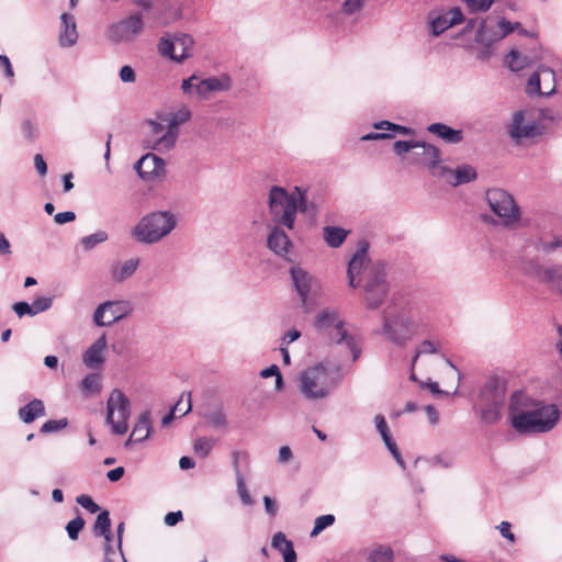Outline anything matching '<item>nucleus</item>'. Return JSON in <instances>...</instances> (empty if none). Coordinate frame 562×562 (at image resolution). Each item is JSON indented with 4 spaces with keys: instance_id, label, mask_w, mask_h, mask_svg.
Returning <instances> with one entry per match:
<instances>
[{
    "instance_id": "nucleus-1",
    "label": "nucleus",
    "mask_w": 562,
    "mask_h": 562,
    "mask_svg": "<svg viewBox=\"0 0 562 562\" xmlns=\"http://www.w3.org/2000/svg\"><path fill=\"white\" fill-rule=\"evenodd\" d=\"M348 279L351 288H362L367 308L378 310L390 292L386 266L382 261L372 262L368 257V244L363 243L348 265Z\"/></svg>"
},
{
    "instance_id": "nucleus-2",
    "label": "nucleus",
    "mask_w": 562,
    "mask_h": 562,
    "mask_svg": "<svg viewBox=\"0 0 562 562\" xmlns=\"http://www.w3.org/2000/svg\"><path fill=\"white\" fill-rule=\"evenodd\" d=\"M512 426L521 434H539L551 430L559 420V409L553 404L533 401L524 392L512 395L509 404Z\"/></svg>"
},
{
    "instance_id": "nucleus-3",
    "label": "nucleus",
    "mask_w": 562,
    "mask_h": 562,
    "mask_svg": "<svg viewBox=\"0 0 562 562\" xmlns=\"http://www.w3.org/2000/svg\"><path fill=\"white\" fill-rule=\"evenodd\" d=\"M428 326L426 310L412 305L395 315H383L382 335L392 344L405 346Z\"/></svg>"
},
{
    "instance_id": "nucleus-4",
    "label": "nucleus",
    "mask_w": 562,
    "mask_h": 562,
    "mask_svg": "<svg viewBox=\"0 0 562 562\" xmlns=\"http://www.w3.org/2000/svg\"><path fill=\"white\" fill-rule=\"evenodd\" d=\"M267 204L271 222L288 229L294 228L297 212L306 211V198L299 187H295V192L289 193L282 187L272 186Z\"/></svg>"
},
{
    "instance_id": "nucleus-5",
    "label": "nucleus",
    "mask_w": 562,
    "mask_h": 562,
    "mask_svg": "<svg viewBox=\"0 0 562 562\" xmlns=\"http://www.w3.org/2000/svg\"><path fill=\"white\" fill-rule=\"evenodd\" d=\"M176 214L156 211L143 216L131 231V236L139 244L154 245L168 236L177 226Z\"/></svg>"
},
{
    "instance_id": "nucleus-6",
    "label": "nucleus",
    "mask_w": 562,
    "mask_h": 562,
    "mask_svg": "<svg viewBox=\"0 0 562 562\" xmlns=\"http://www.w3.org/2000/svg\"><path fill=\"white\" fill-rule=\"evenodd\" d=\"M340 380L341 375L338 371L318 363L301 372L299 378L300 390L308 400H322L337 387Z\"/></svg>"
},
{
    "instance_id": "nucleus-7",
    "label": "nucleus",
    "mask_w": 562,
    "mask_h": 562,
    "mask_svg": "<svg viewBox=\"0 0 562 562\" xmlns=\"http://www.w3.org/2000/svg\"><path fill=\"white\" fill-rule=\"evenodd\" d=\"M314 326L317 331L327 334L335 344H345L352 353L353 361L360 357L361 349L357 338L345 329V323L336 310H322L315 317Z\"/></svg>"
},
{
    "instance_id": "nucleus-8",
    "label": "nucleus",
    "mask_w": 562,
    "mask_h": 562,
    "mask_svg": "<svg viewBox=\"0 0 562 562\" xmlns=\"http://www.w3.org/2000/svg\"><path fill=\"white\" fill-rule=\"evenodd\" d=\"M506 387L502 380L491 376L482 386L476 409L480 413L482 422L495 424L501 418V411L505 401Z\"/></svg>"
},
{
    "instance_id": "nucleus-9",
    "label": "nucleus",
    "mask_w": 562,
    "mask_h": 562,
    "mask_svg": "<svg viewBox=\"0 0 562 562\" xmlns=\"http://www.w3.org/2000/svg\"><path fill=\"white\" fill-rule=\"evenodd\" d=\"M485 201L502 226L515 228L520 222V206L508 191L501 188H491L485 192Z\"/></svg>"
},
{
    "instance_id": "nucleus-10",
    "label": "nucleus",
    "mask_w": 562,
    "mask_h": 562,
    "mask_svg": "<svg viewBox=\"0 0 562 562\" xmlns=\"http://www.w3.org/2000/svg\"><path fill=\"white\" fill-rule=\"evenodd\" d=\"M131 405L128 398L119 389H114L106 402L105 423L115 435H125L128 430Z\"/></svg>"
},
{
    "instance_id": "nucleus-11",
    "label": "nucleus",
    "mask_w": 562,
    "mask_h": 562,
    "mask_svg": "<svg viewBox=\"0 0 562 562\" xmlns=\"http://www.w3.org/2000/svg\"><path fill=\"white\" fill-rule=\"evenodd\" d=\"M145 30V22L139 12H134L113 23L108 30L110 41L121 44L133 43Z\"/></svg>"
},
{
    "instance_id": "nucleus-12",
    "label": "nucleus",
    "mask_w": 562,
    "mask_h": 562,
    "mask_svg": "<svg viewBox=\"0 0 562 562\" xmlns=\"http://www.w3.org/2000/svg\"><path fill=\"white\" fill-rule=\"evenodd\" d=\"M132 306L127 301H106L98 305L93 313V322L97 326H111L115 322L130 315Z\"/></svg>"
},
{
    "instance_id": "nucleus-13",
    "label": "nucleus",
    "mask_w": 562,
    "mask_h": 562,
    "mask_svg": "<svg viewBox=\"0 0 562 562\" xmlns=\"http://www.w3.org/2000/svg\"><path fill=\"white\" fill-rule=\"evenodd\" d=\"M555 91V74L546 66H540L532 74L527 83V92L529 94L551 95Z\"/></svg>"
},
{
    "instance_id": "nucleus-14",
    "label": "nucleus",
    "mask_w": 562,
    "mask_h": 562,
    "mask_svg": "<svg viewBox=\"0 0 562 562\" xmlns=\"http://www.w3.org/2000/svg\"><path fill=\"white\" fill-rule=\"evenodd\" d=\"M407 162L411 165H422L431 170L435 176V171H439L440 153L439 149L424 142H418V146L414 151L407 156Z\"/></svg>"
},
{
    "instance_id": "nucleus-15",
    "label": "nucleus",
    "mask_w": 562,
    "mask_h": 562,
    "mask_svg": "<svg viewBox=\"0 0 562 562\" xmlns=\"http://www.w3.org/2000/svg\"><path fill=\"white\" fill-rule=\"evenodd\" d=\"M519 26V22L512 23L506 19H501L497 23L498 30L490 31L485 24V21H483L476 33V42L485 46H491L495 42L501 41L512 32L516 31V29Z\"/></svg>"
},
{
    "instance_id": "nucleus-16",
    "label": "nucleus",
    "mask_w": 562,
    "mask_h": 562,
    "mask_svg": "<svg viewBox=\"0 0 562 562\" xmlns=\"http://www.w3.org/2000/svg\"><path fill=\"white\" fill-rule=\"evenodd\" d=\"M192 113L188 106H181L177 111L169 113L164 121L167 122V131L162 142L165 145L176 146L180 134V125L189 122Z\"/></svg>"
},
{
    "instance_id": "nucleus-17",
    "label": "nucleus",
    "mask_w": 562,
    "mask_h": 562,
    "mask_svg": "<svg viewBox=\"0 0 562 562\" xmlns=\"http://www.w3.org/2000/svg\"><path fill=\"white\" fill-rule=\"evenodd\" d=\"M134 168L145 181H153L165 175V161L155 154L144 155Z\"/></svg>"
},
{
    "instance_id": "nucleus-18",
    "label": "nucleus",
    "mask_w": 562,
    "mask_h": 562,
    "mask_svg": "<svg viewBox=\"0 0 562 562\" xmlns=\"http://www.w3.org/2000/svg\"><path fill=\"white\" fill-rule=\"evenodd\" d=\"M437 177H446V181L454 187L469 183L476 179V171L470 165L459 166L452 170L446 166H440L439 171H435Z\"/></svg>"
},
{
    "instance_id": "nucleus-19",
    "label": "nucleus",
    "mask_w": 562,
    "mask_h": 562,
    "mask_svg": "<svg viewBox=\"0 0 562 562\" xmlns=\"http://www.w3.org/2000/svg\"><path fill=\"white\" fill-rule=\"evenodd\" d=\"M268 248L281 258H288L292 248V241L283 231L282 225H274L267 238Z\"/></svg>"
},
{
    "instance_id": "nucleus-20",
    "label": "nucleus",
    "mask_w": 562,
    "mask_h": 562,
    "mask_svg": "<svg viewBox=\"0 0 562 562\" xmlns=\"http://www.w3.org/2000/svg\"><path fill=\"white\" fill-rule=\"evenodd\" d=\"M463 14L460 8H452L449 11L438 14L436 16L430 15L429 26L434 36H439L449 27L461 23Z\"/></svg>"
},
{
    "instance_id": "nucleus-21",
    "label": "nucleus",
    "mask_w": 562,
    "mask_h": 562,
    "mask_svg": "<svg viewBox=\"0 0 562 562\" xmlns=\"http://www.w3.org/2000/svg\"><path fill=\"white\" fill-rule=\"evenodd\" d=\"M149 132L145 138V145L147 148L156 150L158 153H167L175 146L165 145L162 138H165L167 126L157 121H148Z\"/></svg>"
},
{
    "instance_id": "nucleus-22",
    "label": "nucleus",
    "mask_w": 562,
    "mask_h": 562,
    "mask_svg": "<svg viewBox=\"0 0 562 562\" xmlns=\"http://www.w3.org/2000/svg\"><path fill=\"white\" fill-rule=\"evenodd\" d=\"M106 349L105 335H101L83 353L82 362L89 369L100 368L104 361V351Z\"/></svg>"
},
{
    "instance_id": "nucleus-23",
    "label": "nucleus",
    "mask_w": 562,
    "mask_h": 562,
    "mask_svg": "<svg viewBox=\"0 0 562 562\" xmlns=\"http://www.w3.org/2000/svg\"><path fill=\"white\" fill-rule=\"evenodd\" d=\"M78 41V31L75 16L69 13H63L60 16V29L58 43L61 47H71Z\"/></svg>"
},
{
    "instance_id": "nucleus-24",
    "label": "nucleus",
    "mask_w": 562,
    "mask_h": 562,
    "mask_svg": "<svg viewBox=\"0 0 562 562\" xmlns=\"http://www.w3.org/2000/svg\"><path fill=\"white\" fill-rule=\"evenodd\" d=\"M508 134L515 140L531 137L537 134V125L533 122H526L524 113L518 111L513 115Z\"/></svg>"
},
{
    "instance_id": "nucleus-25",
    "label": "nucleus",
    "mask_w": 562,
    "mask_h": 562,
    "mask_svg": "<svg viewBox=\"0 0 562 562\" xmlns=\"http://www.w3.org/2000/svg\"><path fill=\"white\" fill-rule=\"evenodd\" d=\"M229 89L228 79H218L215 77L199 80L195 85V97L199 100H205L212 92L225 91Z\"/></svg>"
},
{
    "instance_id": "nucleus-26",
    "label": "nucleus",
    "mask_w": 562,
    "mask_h": 562,
    "mask_svg": "<svg viewBox=\"0 0 562 562\" xmlns=\"http://www.w3.org/2000/svg\"><path fill=\"white\" fill-rule=\"evenodd\" d=\"M290 273L292 277L294 288L299 296L301 297L302 303L305 304L308 293L315 280L313 279L312 276H310L306 271L299 267L291 268Z\"/></svg>"
},
{
    "instance_id": "nucleus-27",
    "label": "nucleus",
    "mask_w": 562,
    "mask_h": 562,
    "mask_svg": "<svg viewBox=\"0 0 562 562\" xmlns=\"http://www.w3.org/2000/svg\"><path fill=\"white\" fill-rule=\"evenodd\" d=\"M427 131L448 144H459L463 139L461 130H454L443 123H432L427 127Z\"/></svg>"
},
{
    "instance_id": "nucleus-28",
    "label": "nucleus",
    "mask_w": 562,
    "mask_h": 562,
    "mask_svg": "<svg viewBox=\"0 0 562 562\" xmlns=\"http://www.w3.org/2000/svg\"><path fill=\"white\" fill-rule=\"evenodd\" d=\"M271 546L283 555L284 562H296L297 558L293 543L286 539L283 532L279 531L273 535Z\"/></svg>"
},
{
    "instance_id": "nucleus-29",
    "label": "nucleus",
    "mask_w": 562,
    "mask_h": 562,
    "mask_svg": "<svg viewBox=\"0 0 562 562\" xmlns=\"http://www.w3.org/2000/svg\"><path fill=\"white\" fill-rule=\"evenodd\" d=\"M44 415L45 406L43 401L38 398L32 400L30 403L19 409V417L25 424H30Z\"/></svg>"
},
{
    "instance_id": "nucleus-30",
    "label": "nucleus",
    "mask_w": 562,
    "mask_h": 562,
    "mask_svg": "<svg viewBox=\"0 0 562 562\" xmlns=\"http://www.w3.org/2000/svg\"><path fill=\"white\" fill-rule=\"evenodd\" d=\"M538 60V57L524 55L517 49H512L505 57V63L512 71H519Z\"/></svg>"
},
{
    "instance_id": "nucleus-31",
    "label": "nucleus",
    "mask_w": 562,
    "mask_h": 562,
    "mask_svg": "<svg viewBox=\"0 0 562 562\" xmlns=\"http://www.w3.org/2000/svg\"><path fill=\"white\" fill-rule=\"evenodd\" d=\"M138 263V259L132 258L124 261L123 263L114 265L111 269L112 279L116 282L126 280L135 273Z\"/></svg>"
},
{
    "instance_id": "nucleus-32",
    "label": "nucleus",
    "mask_w": 562,
    "mask_h": 562,
    "mask_svg": "<svg viewBox=\"0 0 562 562\" xmlns=\"http://www.w3.org/2000/svg\"><path fill=\"white\" fill-rule=\"evenodd\" d=\"M151 426H150V413L144 412L137 418V422L133 428L132 437H134V442H143L150 435Z\"/></svg>"
},
{
    "instance_id": "nucleus-33",
    "label": "nucleus",
    "mask_w": 562,
    "mask_h": 562,
    "mask_svg": "<svg viewBox=\"0 0 562 562\" xmlns=\"http://www.w3.org/2000/svg\"><path fill=\"white\" fill-rule=\"evenodd\" d=\"M348 236V231L337 226H325L323 228V238L329 247H339Z\"/></svg>"
},
{
    "instance_id": "nucleus-34",
    "label": "nucleus",
    "mask_w": 562,
    "mask_h": 562,
    "mask_svg": "<svg viewBox=\"0 0 562 562\" xmlns=\"http://www.w3.org/2000/svg\"><path fill=\"white\" fill-rule=\"evenodd\" d=\"M93 532L95 536L104 537L106 542H111V519L108 510H103L98 515L93 525Z\"/></svg>"
},
{
    "instance_id": "nucleus-35",
    "label": "nucleus",
    "mask_w": 562,
    "mask_h": 562,
    "mask_svg": "<svg viewBox=\"0 0 562 562\" xmlns=\"http://www.w3.org/2000/svg\"><path fill=\"white\" fill-rule=\"evenodd\" d=\"M194 41L188 34H181L176 37V61H182L190 57Z\"/></svg>"
},
{
    "instance_id": "nucleus-36",
    "label": "nucleus",
    "mask_w": 562,
    "mask_h": 562,
    "mask_svg": "<svg viewBox=\"0 0 562 562\" xmlns=\"http://www.w3.org/2000/svg\"><path fill=\"white\" fill-rule=\"evenodd\" d=\"M370 562H394V552L390 547L376 546L369 554Z\"/></svg>"
},
{
    "instance_id": "nucleus-37",
    "label": "nucleus",
    "mask_w": 562,
    "mask_h": 562,
    "mask_svg": "<svg viewBox=\"0 0 562 562\" xmlns=\"http://www.w3.org/2000/svg\"><path fill=\"white\" fill-rule=\"evenodd\" d=\"M100 375L88 374L80 383V390L86 394H98L101 391Z\"/></svg>"
},
{
    "instance_id": "nucleus-38",
    "label": "nucleus",
    "mask_w": 562,
    "mask_h": 562,
    "mask_svg": "<svg viewBox=\"0 0 562 562\" xmlns=\"http://www.w3.org/2000/svg\"><path fill=\"white\" fill-rule=\"evenodd\" d=\"M158 53L161 56L169 57L170 59L176 60V37L171 40L168 36H161L158 42Z\"/></svg>"
},
{
    "instance_id": "nucleus-39",
    "label": "nucleus",
    "mask_w": 562,
    "mask_h": 562,
    "mask_svg": "<svg viewBox=\"0 0 562 562\" xmlns=\"http://www.w3.org/2000/svg\"><path fill=\"white\" fill-rule=\"evenodd\" d=\"M214 443H215V440L212 438L199 437L194 440L193 450H194L195 454H198L200 458L204 459L211 453V451L214 447Z\"/></svg>"
},
{
    "instance_id": "nucleus-40",
    "label": "nucleus",
    "mask_w": 562,
    "mask_h": 562,
    "mask_svg": "<svg viewBox=\"0 0 562 562\" xmlns=\"http://www.w3.org/2000/svg\"><path fill=\"white\" fill-rule=\"evenodd\" d=\"M109 235L104 231H98L91 235L81 238L80 243L86 250H91L99 244L106 241Z\"/></svg>"
},
{
    "instance_id": "nucleus-41",
    "label": "nucleus",
    "mask_w": 562,
    "mask_h": 562,
    "mask_svg": "<svg viewBox=\"0 0 562 562\" xmlns=\"http://www.w3.org/2000/svg\"><path fill=\"white\" fill-rule=\"evenodd\" d=\"M418 146V140H396L393 145L394 153L407 160L406 154L411 155Z\"/></svg>"
},
{
    "instance_id": "nucleus-42",
    "label": "nucleus",
    "mask_w": 562,
    "mask_h": 562,
    "mask_svg": "<svg viewBox=\"0 0 562 562\" xmlns=\"http://www.w3.org/2000/svg\"><path fill=\"white\" fill-rule=\"evenodd\" d=\"M470 13H482L491 9L495 0H462Z\"/></svg>"
},
{
    "instance_id": "nucleus-43",
    "label": "nucleus",
    "mask_w": 562,
    "mask_h": 562,
    "mask_svg": "<svg viewBox=\"0 0 562 562\" xmlns=\"http://www.w3.org/2000/svg\"><path fill=\"white\" fill-rule=\"evenodd\" d=\"M335 522V516L331 514L319 516L314 521V527L311 531V536L315 537L319 535L325 528L331 526Z\"/></svg>"
},
{
    "instance_id": "nucleus-44",
    "label": "nucleus",
    "mask_w": 562,
    "mask_h": 562,
    "mask_svg": "<svg viewBox=\"0 0 562 562\" xmlns=\"http://www.w3.org/2000/svg\"><path fill=\"white\" fill-rule=\"evenodd\" d=\"M206 418L215 428H225L227 425L226 415L221 406L209 413Z\"/></svg>"
},
{
    "instance_id": "nucleus-45",
    "label": "nucleus",
    "mask_w": 562,
    "mask_h": 562,
    "mask_svg": "<svg viewBox=\"0 0 562 562\" xmlns=\"http://www.w3.org/2000/svg\"><path fill=\"white\" fill-rule=\"evenodd\" d=\"M438 351V344L432 340H424L418 348L412 359V364L414 366L420 355L427 353H436Z\"/></svg>"
},
{
    "instance_id": "nucleus-46",
    "label": "nucleus",
    "mask_w": 562,
    "mask_h": 562,
    "mask_svg": "<svg viewBox=\"0 0 562 562\" xmlns=\"http://www.w3.org/2000/svg\"><path fill=\"white\" fill-rule=\"evenodd\" d=\"M67 425H68V422L66 418L49 419L42 425L41 432H43V434L57 432V431L66 428Z\"/></svg>"
},
{
    "instance_id": "nucleus-47",
    "label": "nucleus",
    "mask_w": 562,
    "mask_h": 562,
    "mask_svg": "<svg viewBox=\"0 0 562 562\" xmlns=\"http://www.w3.org/2000/svg\"><path fill=\"white\" fill-rule=\"evenodd\" d=\"M83 526H85V520L80 516H77L76 518L70 520L66 526V531H67L68 537L71 540H77L79 532L83 528Z\"/></svg>"
},
{
    "instance_id": "nucleus-48",
    "label": "nucleus",
    "mask_w": 562,
    "mask_h": 562,
    "mask_svg": "<svg viewBox=\"0 0 562 562\" xmlns=\"http://www.w3.org/2000/svg\"><path fill=\"white\" fill-rule=\"evenodd\" d=\"M236 483H237V492H238V495H239L243 504L252 505L254 501L246 488L245 480H244L241 473L238 471H237Z\"/></svg>"
},
{
    "instance_id": "nucleus-49",
    "label": "nucleus",
    "mask_w": 562,
    "mask_h": 562,
    "mask_svg": "<svg viewBox=\"0 0 562 562\" xmlns=\"http://www.w3.org/2000/svg\"><path fill=\"white\" fill-rule=\"evenodd\" d=\"M544 278L557 284L562 292V266L548 268L544 270Z\"/></svg>"
},
{
    "instance_id": "nucleus-50",
    "label": "nucleus",
    "mask_w": 562,
    "mask_h": 562,
    "mask_svg": "<svg viewBox=\"0 0 562 562\" xmlns=\"http://www.w3.org/2000/svg\"><path fill=\"white\" fill-rule=\"evenodd\" d=\"M374 127L376 130L393 131V132H396V133L403 134V135H407V134L412 133V130L409 127L397 125V124L391 123L389 121H382L380 123H375Z\"/></svg>"
},
{
    "instance_id": "nucleus-51",
    "label": "nucleus",
    "mask_w": 562,
    "mask_h": 562,
    "mask_svg": "<svg viewBox=\"0 0 562 562\" xmlns=\"http://www.w3.org/2000/svg\"><path fill=\"white\" fill-rule=\"evenodd\" d=\"M431 467L450 468L453 464V458L448 453H440L429 459Z\"/></svg>"
},
{
    "instance_id": "nucleus-52",
    "label": "nucleus",
    "mask_w": 562,
    "mask_h": 562,
    "mask_svg": "<svg viewBox=\"0 0 562 562\" xmlns=\"http://www.w3.org/2000/svg\"><path fill=\"white\" fill-rule=\"evenodd\" d=\"M53 300L50 297H37L31 304L34 316L38 313L45 312L50 308Z\"/></svg>"
},
{
    "instance_id": "nucleus-53",
    "label": "nucleus",
    "mask_w": 562,
    "mask_h": 562,
    "mask_svg": "<svg viewBox=\"0 0 562 562\" xmlns=\"http://www.w3.org/2000/svg\"><path fill=\"white\" fill-rule=\"evenodd\" d=\"M77 503L91 514L98 513L100 510V506L97 503H94L89 495H79L77 497Z\"/></svg>"
},
{
    "instance_id": "nucleus-54",
    "label": "nucleus",
    "mask_w": 562,
    "mask_h": 562,
    "mask_svg": "<svg viewBox=\"0 0 562 562\" xmlns=\"http://www.w3.org/2000/svg\"><path fill=\"white\" fill-rule=\"evenodd\" d=\"M172 409H175V414H180V416L187 415L192 409L191 395L187 394L186 401H183L182 395L179 402L172 407Z\"/></svg>"
},
{
    "instance_id": "nucleus-55",
    "label": "nucleus",
    "mask_w": 562,
    "mask_h": 562,
    "mask_svg": "<svg viewBox=\"0 0 562 562\" xmlns=\"http://www.w3.org/2000/svg\"><path fill=\"white\" fill-rule=\"evenodd\" d=\"M558 247H562V238L559 236H554L552 241L540 240L537 245V249L544 252L554 251Z\"/></svg>"
},
{
    "instance_id": "nucleus-56",
    "label": "nucleus",
    "mask_w": 562,
    "mask_h": 562,
    "mask_svg": "<svg viewBox=\"0 0 562 562\" xmlns=\"http://www.w3.org/2000/svg\"><path fill=\"white\" fill-rule=\"evenodd\" d=\"M21 128L24 138H26L29 142H33L36 138L38 130L36 125H34L30 120H25L22 123Z\"/></svg>"
},
{
    "instance_id": "nucleus-57",
    "label": "nucleus",
    "mask_w": 562,
    "mask_h": 562,
    "mask_svg": "<svg viewBox=\"0 0 562 562\" xmlns=\"http://www.w3.org/2000/svg\"><path fill=\"white\" fill-rule=\"evenodd\" d=\"M366 0H345L342 3V11L346 14H353L359 12L363 5Z\"/></svg>"
},
{
    "instance_id": "nucleus-58",
    "label": "nucleus",
    "mask_w": 562,
    "mask_h": 562,
    "mask_svg": "<svg viewBox=\"0 0 562 562\" xmlns=\"http://www.w3.org/2000/svg\"><path fill=\"white\" fill-rule=\"evenodd\" d=\"M12 308L19 317H23L24 315L34 316L31 304L27 302H16L13 304Z\"/></svg>"
},
{
    "instance_id": "nucleus-59",
    "label": "nucleus",
    "mask_w": 562,
    "mask_h": 562,
    "mask_svg": "<svg viewBox=\"0 0 562 562\" xmlns=\"http://www.w3.org/2000/svg\"><path fill=\"white\" fill-rule=\"evenodd\" d=\"M168 21L176 22L182 18V7L180 4H169L166 8Z\"/></svg>"
},
{
    "instance_id": "nucleus-60",
    "label": "nucleus",
    "mask_w": 562,
    "mask_h": 562,
    "mask_svg": "<svg viewBox=\"0 0 562 562\" xmlns=\"http://www.w3.org/2000/svg\"><path fill=\"white\" fill-rule=\"evenodd\" d=\"M198 82V77L195 75L191 76L188 79H184L181 85V89L183 93L188 95H195V85Z\"/></svg>"
},
{
    "instance_id": "nucleus-61",
    "label": "nucleus",
    "mask_w": 562,
    "mask_h": 562,
    "mask_svg": "<svg viewBox=\"0 0 562 562\" xmlns=\"http://www.w3.org/2000/svg\"><path fill=\"white\" fill-rule=\"evenodd\" d=\"M75 220H76V214L72 211L60 212L54 216V222L58 225H63V224L72 222Z\"/></svg>"
},
{
    "instance_id": "nucleus-62",
    "label": "nucleus",
    "mask_w": 562,
    "mask_h": 562,
    "mask_svg": "<svg viewBox=\"0 0 562 562\" xmlns=\"http://www.w3.org/2000/svg\"><path fill=\"white\" fill-rule=\"evenodd\" d=\"M120 79L123 82H134L136 80V75L134 69L131 66H123L120 70Z\"/></svg>"
},
{
    "instance_id": "nucleus-63",
    "label": "nucleus",
    "mask_w": 562,
    "mask_h": 562,
    "mask_svg": "<svg viewBox=\"0 0 562 562\" xmlns=\"http://www.w3.org/2000/svg\"><path fill=\"white\" fill-rule=\"evenodd\" d=\"M510 528H512V525L508 521H502L497 526V529L499 530L501 535L504 538H506L507 540H509L510 542H514L515 541V535L512 532Z\"/></svg>"
},
{
    "instance_id": "nucleus-64",
    "label": "nucleus",
    "mask_w": 562,
    "mask_h": 562,
    "mask_svg": "<svg viewBox=\"0 0 562 562\" xmlns=\"http://www.w3.org/2000/svg\"><path fill=\"white\" fill-rule=\"evenodd\" d=\"M374 424H375V428L379 431V434L381 435V437L390 434L386 420L382 415H376L374 417Z\"/></svg>"
}]
</instances>
